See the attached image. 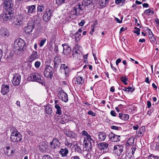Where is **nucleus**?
I'll list each match as a JSON object with an SVG mask.
<instances>
[{
  "instance_id": "f257e3e1",
  "label": "nucleus",
  "mask_w": 159,
  "mask_h": 159,
  "mask_svg": "<svg viewBox=\"0 0 159 159\" xmlns=\"http://www.w3.org/2000/svg\"><path fill=\"white\" fill-rule=\"evenodd\" d=\"M13 49L15 52L23 51L25 49V43L24 41L20 39H18L15 41Z\"/></svg>"
},
{
  "instance_id": "f03ea898",
  "label": "nucleus",
  "mask_w": 159,
  "mask_h": 159,
  "mask_svg": "<svg viewBox=\"0 0 159 159\" xmlns=\"http://www.w3.org/2000/svg\"><path fill=\"white\" fill-rule=\"evenodd\" d=\"M28 79L29 80L36 81L42 84L44 83L43 80L41 79V75L37 72H34L30 74Z\"/></svg>"
},
{
  "instance_id": "7ed1b4c3",
  "label": "nucleus",
  "mask_w": 159,
  "mask_h": 159,
  "mask_svg": "<svg viewBox=\"0 0 159 159\" xmlns=\"http://www.w3.org/2000/svg\"><path fill=\"white\" fill-rule=\"evenodd\" d=\"M12 132L11 134L10 139L14 142H18L22 139V137L20 133L17 131L16 129Z\"/></svg>"
},
{
  "instance_id": "20e7f679",
  "label": "nucleus",
  "mask_w": 159,
  "mask_h": 159,
  "mask_svg": "<svg viewBox=\"0 0 159 159\" xmlns=\"http://www.w3.org/2000/svg\"><path fill=\"white\" fill-rule=\"evenodd\" d=\"M53 68L49 65H46L44 68V74L47 78L51 79L53 76Z\"/></svg>"
},
{
  "instance_id": "39448f33",
  "label": "nucleus",
  "mask_w": 159,
  "mask_h": 159,
  "mask_svg": "<svg viewBox=\"0 0 159 159\" xmlns=\"http://www.w3.org/2000/svg\"><path fill=\"white\" fill-rule=\"evenodd\" d=\"M13 2L12 0H3V7L5 10H12Z\"/></svg>"
},
{
  "instance_id": "423d86ee",
  "label": "nucleus",
  "mask_w": 159,
  "mask_h": 159,
  "mask_svg": "<svg viewBox=\"0 0 159 159\" xmlns=\"http://www.w3.org/2000/svg\"><path fill=\"white\" fill-rule=\"evenodd\" d=\"M12 10H5L2 14L0 15V17H2L4 20L7 21L11 18L12 15Z\"/></svg>"
},
{
  "instance_id": "0eeeda50",
  "label": "nucleus",
  "mask_w": 159,
  "mask_h": 159,
  "mask_svg": "<svg viewBox=\"0 0 159 159\" xmlns=\"http://www.w3.org/2000/svg\"><path fill=\"white\" fill-rule=\"evenodd\" d=\"M34 24L33 20L28 23L27 26L24 28V31L28 34H30L34 29Z\"/></svg>"
},
{
  "instance_id": "6e6552de",
  "label": "nucleus",
  "mask_w": 159,
  "mask_h": 159,
  "mask_svg": "<svg viewBox=\"0 0 159 159\" xmlns=\"http://www.w3.org/2000/svg\"><path fill=\"white\" fill-rule=\"evenodd\" d=\"M124 146L122 144L116 145L114 146L113 152L117 156H120L123 151Z\"/></svg>"
},
{
  "instance_id": "1a4fd4ad",
  "label": "nucleus",
  "mask_w": 159,
  "mask_h": 159,
  "mask_svg": "<svg viewBox=\"0 0 159 159\" xmlns=\"http://www.w3.org/2000/svg\"><path fill=\"white\" fill-rule=\"evenodd\" d=\"M12 78V82L14 85L16 86L18 85L21 80L20 75L18 74H14Z\"/></svg>"
},
{
  "instance_id": "9d476101",
  "label": "nucleus",
  "mask_w": 159,
  "mask_h": 159,
  "mask_svg": "<svg viewBox=\"0 0 159 159\" xmlns=\"http://www.w3.org/2000/svg\"><path fill=\"white\" fill-rule=\"evenodd\" d=\"M83 10L82 7L81 6L80 3L77 4L71 10V12H75L74 15L78 16L80 15V11Z\"/></svg>"
},
{
  "instance_id": "9b49d317",
  "label": "nucleus",
  "mask_w": 159,
  "mask_h": 159,
  "mask_svg": "<svg viewBox=\"0 0 159 159\" xmlns=\"http://www.w3.org/2000/svg\"><path fill=\"white\" fill-rule=\"evenodd\" d=\"M24 20V18L22 16L19 15L17 16L16 20L13 24L16 26L19 27L22 24Z\"/></svg>"
},
{
  "instance_id": "f8f14e48",
  "label": "nucleus",
  "mask_w": 159,
  "mask_h": 159,
  "mask_svg": "<svg viewBox=\"0 0 159 159\" xmlns=\"http://www.w3.org/2000/svg\"><path fill=\"white\" fill-rule=\"evenodd\" d=\"M59 98L65 102H66L68 101V98L67 94L63 91H60L57 94Z\"/></svg>"
},
{
  "instance_id": "ddd939ff",
  "label": "nucleus",
  "mask_w": 159,
  "mask_h": 159,
  "mask_svg": "<svg viewBox=\"0 0 159 159\" xmlns=\"http://www.w3.org/2000/svg\"><path fill=\"white\" fill-rule=\"evenodd\" d=\"M109 139L112 141L114 142H119L120 141V135H117L111 132L109 134Z\"/></svg>"
},
{
  "instance_id": "4468645a",
  "label": "nucleus",
  "mask_w": 159,
  "mask_h": 159,
  "mask_svg": "<svg viewBox=\"0 0 159 159\" xmlns=\"http://www.w3.org/2000/svg\"><path fill=\"white\" fill-rule=\"evenodd\" d=\"M84 80L83 79L82 77L76 75L73 80V81L74 83L78 85H81L84 82Z\"/></svg>"
},
{
  "instance_id": "2eb2a0df",
  "label": "nucleus",
  "mask_w": 159,
  "mask_h": 159,
  "mask_svg": "<svg viewBox=\"0 0 159 159\" xmlns=\"http://www.w3.org/2000/svg\"><path fill=\"white\" fill-rule=\"evenodd\" d=\"M50 145L52 149H56L59 148L60 146V143L57 139H54L52 141L50 142Z\"/></svg>"
},
{
  "instance_id": "dca6fc26",
  "label": "nucleus",
  "mask_w": 159,
  "mask_h": 159,
  "mask_svg": "<svg viewBox=\"0 0 159 159\" xmlns=\"http://www.w3.org/2000/svg\"><path fill=\"white\" fill-rule=\"evenodd\" d=\"M52 11L51 9L49 10L48 11L45 12L43 15V19L45 22L48 21L51 19L52 16Z\"/></svg>"
},
{
  "instance_id": "f3484780",
  "label": "nucleus",
  "mask_w": 159,
  "mask_h": 159,
  "mask_svg": "<svg viewBox=\"0 0 159 159\" xmlns=\"http://www.w3.org/2000/svg\"><path fill=\"white\" fill-rule=\"evenodd\" d=\"M48 148V145L45 142H42L39 143V149L41 152L45 151Z\"/></svg>"
},
{
  "instance_id": "a211bd4d",
  "label": "nucleus",
  "mask_w": 159,
  "mask_h": 159,
  "mask_svg": "<svg viewBox=\"0 0 159 159\" xmlns=\"http://www.w3.org/2000/svg\"><path fill=\"white\" fill-rule=\"evenodd\" d=\"M62 46L63 47V53L64 54L67 55L71 53V49L70 47L64 44H63Z\"/></svg>"
},
{
  "instance_id": "6ab92c4d",
  "label": "nucleus",
  "mask_w": 159,
  "mask_h": 159,
  "mask_svg": "<svg viewBox=\"0 0 159 159\" xmlns=\"http://www.w3.org/2000/svg\"><path fill=\"white\" fill-rule=\"evenodd\" d=\"M9 86L7 85L4 84L2 85L1 87V93L5 95L9 92Z\"/></svg>"
},
{
  "instance_id": "aec40b11",
  "label": "nucleus",
  "mask_w": 159,
  "mask_h": 159,
  "mask_svg": "<svg viewBox=\"0 0 159 159\" xmlns=\"http://www.w3.org/2000/svg\"><path fill=\"white\" fill-rule=\"evenodd\" d=\"M0 34L3 36H8L9 33L8 30L5 28H2L0 29Z\"/></svg>"
},
{
  "instance_id": "412c9836",
  "label": "nucleus",
  "mask_w": 159,
  "mask_h": 159,
  "mask_svg": "<svg viewBox=\"0 0 159 159\" xmlns=\"http://www.w3.org/2000/svg\"><path fill=\"white\" fill-rule=\"evenodd\" d=\"M26 8L28 10V13L29 14H32L35 12L36 10V6L35 5H32L28 6Z\"/></svg>"
},
{
  "instance_id": "4be33fe9",
  "label": "nucleus",
  "mask_w": 159,
  "mask_h": 159,
  "mask_svg": "<svg viewBox=\"0 0 159 159\" xmlns=\"http://www.w3.org/2000/svg\"><path fill=\"white\" fill-rule=\"evenodd\" d=\"M39 56L38 55L37 52V51H34L31 56L30 57V59H29L30 61H32L35 60L38 58Z\"/></svg>"
},
{
  "instance_id": "5701e85b",
  "label": "nucleus",
  "mask_w": 159,
  "mask_h": 159,
  "mask_svg": "<svg viewBox=\"0 0 159 159\" xmlns=\"http://www.w3.org/2000/svg\"><path fill=\"white\" fill-rule=\"evenodd\" d=\"M98 139L100 141H104L106 137V134L104 132H99L98 134Z\"/></svg>"
},
{
  "instance_id": "b1692460",
  "label": "nucleus",
  "mask_w": 159,
  "mask_h": 159,
  "mask_svg": "<svg viewBox=\"0 0 159 159\" xmlns=\"http://www.w3.org/2000/svg\"><path fill=\"white\" fill-rule=\"evenodd\" d=\"M68 153V150L66 148H61L59 151V153L62 157H66Z\"/></svg>"
},
{
  "instance_id": "393cba45",
  "label": "nucleus",
  "mask_w": 159,
  "mask_h": 159,
  "mask_svg": "<svg viewBox=\"0 0 159 159\" xmlns=\"http://www.w3.org/2000/svg\"><path fill=\"white\" fill-rule=\"evenodd\" d=\"M4 152L6 155L8 156H11L13 153V150L10 149V147H7L4 150Z\"/></svg>"
},
{
  "instance_id": "a878e982",
  "label": "nucleus",
  "mask_w": 159,
  "mask_h": 159,
  "mask_svg": "<svg viewBox=\"0 0 159 159\" xmlns=\"http://www.w3.org/2000/svg\"><path fill=\"white\" fill-rule=\"evenodd\" d=\"M119 116L120 119L125 121L127 120L129 117L128 114L121 113L119 114Z\"/></svg>"
},
{
  "instance_id": "bb28decb",
  "label": "nucleus",
  "mask_w": 159,
  "mask_h": 159,
  "mask_svg": "<svg viewBox=\"0 0 159 159\" xmlns=\"http://www.w3.org/2000/svg\"><path fill=\"white\" fill-rule=\"evenodd\" d=\"M98 146L101 149L106 150L108 147V144L106 143L103 142L99 143Z\"/></svg>"
},
{
  "instance_id": "cd10ccee",
  "label": "nucleus",
  "mask_w": 159,
  "mask_h": 159,
  "mask_svg": "<svg viewBox=\"0 0 159 159\" xmlns=\"http://www.w3.org/2000/svg\"><path fill=\"white\" fill-rule=\"evenodd\" d=\"M85 148V150L89 151L91 149L92 145L94 143H91L90 142H84Z\"/></svg>"
},
{
  "instance_id": "c85d7f7f",
  "label": "nucleus",
  "mask_w": 159,
  "mask_h": 159,
  "mask_svg": "<svg viewBox=\"0 0 159 159\" xmlns=\"http://www.w3.org/2000/svg\"><path fill=\"white\" fill-rule=\"evenodd\" d=\"M80 51L78 50H77L75 49L74 51V50H73L72 55L73 58H78L80 54Z\"/></svg>"
},
{
  "instance_id": "c756f323",
  "label": "nucleus",
  "mask_w": 159,
  "mask_h": 159,
  "mask_svg": "<svg viewBox=\"0 0 159 159\" xmlns=\"http://www.w3.org/2000/svg\"><path fill=\"white\" fill-rule=\"evenodd\" d=\"M90 142L91 143H94V141L91 138V136L89 134L84 138V142Z\"/></svg>"
},
{
  "instance_id": "7c9ffc66",
  "label": "nucleus",
  "mask_w": 159,
  "mask_h": 159,
  "mask_svg": "<svg viewBox=\"0 0 159 159\" xmlns=\"http://www.w3.org/2000/svg\"><path fill=\"white\" fill-rule=\"evenodd\" d=\"M55 107L57 110L56 112V114L61 115L62 114V112L60 107L57 104H56Z\"/></svg>"
},
{
  "instance_id": "2f4dec72",
  "label": "nucleus",
  "mask_w": 159,
  "mask_h": 159,
  "mask_svg": "<svg viewBox=\"0 0 159 159\" xmlns=\"http://www.w3.org/2000/svg\"><path fill=\"white\" fill-rule=\"evenodd\" d=\"M45 111L48 115H52V108L49 106H46L45 107Z\"/></svg>"
},
{
  "instance_id": "473e14b6",
  "label": "nucleus",
  "mask_w": 159,
  "mask_h": 159,
  "mask_svg": "<svg viewBox=\"0 0 159 159\" xmlns=\"http://www.w3.org/2000/svg\"><path fill=\"white\" fill-rule=\"evenodd\" d=\"M66 134L69 137L73 138L75 136V134L71 131H69L66 132Z\"/></svg>"
},
{
  "instance_id": "72a5a7b5",
  "label": "nucleus",
  "mask_w": 159,
  "mask_h": 159,
  "mask_svg": "<svg viewBox=\"0 0 159 159\" xmlns=\"http://www.w3.org/2000/svg\"><path fill=\"white\" fill-rule=\"evenodd\" d=\"M108 0H100L99 4L102 7H104L108 2Z\"/></svg>"
},
{
  "instance_id": "f704fd0d",
  "label": "nucleus",
  "mask_w": 159,
  "mask_h": 159,
  "mask_svg": "<svg viewBox=\"0 0 159 159\" xmlns=\"http://www.w3.org/2000/svg\"><path fill=\"white\" fill-rule=\"evenodd\" d=\"M74 148L75 151L79 153H81L82 152V150L81 148L78 146V144H75L74 146Z\"/></svg>"
},
{
  "instance_id": "c9c22d12",
  "label": "nucleus",
  "mask_w": 159,
  "mask_h": 159,
  "mask_svg": "<svg viewBox=\"0 0 159 159\" xmlns=\"http://www.w3.org/2000/svg\"><path fill=\"white\" fill-rule=\"evenodd\" d=\"M37 9L38 12H41L44 10V6L43 4L39 5L37 7Z\"/></svg>"
},
{
  "instance_id": "e433bc0d",
  "label": "nucleus",
  "mask_w": 159,
  "mask_h": 159,
  "mask_svg": "<svg viewBox=\"0 0 159 159\" xmlns=\"http://www.w3.org/2000/svg\"><path fill=\"white\" fill-rule=\"evenodd\" d=\"M93 0H85L84 3L85 6H87L93 3Z\"/></svg>"
},
{
  "instance_id": "4c0bfd02",
  "label": "nucleus",
  "mask_w": 159,
  "mask_h": 159,
  "mask_svg": "<svg viewBox=\"0 0 159 159\" xmlns=\"http://www.w3.org/2000/svg\"><path fill=\"white\" fill-rule=\"evenodd\" d=\"M134 138L131 137L129 138L127 140L128 143L130 144V145H132L134 144Z\"/></svg>"
},
{
  "instance_id": "58836bf2",
  "label": "nucleus",
  "mask_w": 159,
  "mask_h": 159,
  "mask_svg": "<svg viewBox=\"0 0 159 159\" xmlns=\"http://www.w3.org/2000/svg\"><path fill=\"white\" fill-rule=\"evenodd\" d=\"M34 22H36L37 21L38 23H39L40 22V18L39 15L37 14L35 15L34 17Z\"/></svg>"
},
{
  "instance_id": "ea45409f",
  "label": "nucleus",
  "mask_w": 159,
  "mask_h": 159,
  "mask_svg": "<svg viewBox=\"0 0 159 159\" xmlns=\"http://www.w3.org/2000/svg\"><path fill=\"white\" fill-rule=\"evenodd\" d=\"M97 24V22L95 21V22L93 23V25H92L91 27V31L90 32V34H92L94 32V27L95 26V25Z\"/></svg>"
},
{
  "instance_id": "a19ab883",
  "label": "nucleus",
  "mask_w": 159,
  "mask_h": 159,
  "mask_svg": "<svg viewBox=\"0 0 159 159\" xmlns=\"http://www.w3.org/2000/svg\"><path fill=\"white\" fill-rule=\"evenodd\" d=\"M145 130V128L143 127H142L141 128H140L139 130V133L138 134V135L140 134V135L139 136H141L142 134L143 135V134Z\"/></svg>"
},
{
  "instance_id": "79ce46f5",
  "label": "nucleus",
  "mask_w": 159,
  "mask_h": 159,
  "mask_svg": "<svg viewBox=\"0 0 159 159\" xmlns=\"http://www.w3.org/2000/svg\"><path fill=\"white\" fill-rule=\"evenodd\" d=\"M112 129L117 130H121V128L120 127L116 126L114 125H112L111 126Z\"/></svg>"
},
{
  "instance_id": "37998d69",
  "label": "nucleus",
  "mask_w": 159,
  "mask_h": 159,
  "mask_svg": "<svg viewBox=\"0 0 159 159\" xmlns=\"http://www.w3.org/2000/svg\"><path fill=\"white\" fill-rule=\"evenodd\" d=\"M159 158L157 156H154L153 155H151L148 156V159H158Z\"/></svg>"
},
{
  "instance_id": "c03bdc74",
  "label": "nucleus",
  "mask_w": 159,
  "mask_h": 159,
  "mask_svg": "<svg viewBox=\"0 0 159 159\" xmlns=\"http://www.w3.org/2000/svg\"><path fill=\"white\" fill-rule=\"evenodd\" d=\"M41 65V62L39 61H37L34 64V66L36 68H38Z\"/></svg>"
},
{
  "instance_id": "a18cd8bd",
  "label": "nucleus",
  "mask_w": 159,
  "mask_h": 159,
  "mask_svg": "<svg viewBox=\"0 0 159 159\" xmlns=\"http://www.w3.org/2000/svg\"><path fill=\"white\" fill-rule=\"evenodd\" d=\"M145 13L147 14L148 13H151L152 15H153L154 14V12L153 11H151L149 9L146 10L144 11Z\"/></svg>"
},
{
  "instance_id": "49530a36",
  "label": "nucleus",
  "mask_w": 159,
  "mask_h": 159,
  "mask_svg": "<svg viewBox=\"0 0 159 159\" xmlns=\"http://www.w3.org/2000/svg\"><path fill=\"white\" fill-rule=\"evenodd\" d=\"M46 39H43L40 42V44L39 45V46L41 47L43 46L44 44L46 42Z\"/></svg>"
},
{
  "instance_id": "de8ad7c7",
  "label": "nucleus",
  "mask_w": 159,
  "mask_h": 159,
  "mask_svg": "<svg viewBox=\"0 0 159 159\" xmlns=\"http://www.w3.org/2000/svg\"><path fill=\"white\" fill-rule=\"evenodd\" d=\"M67 119H64L63 118H61V119H59V122L62 124L65 123L67 121Z\"/></svg>"
},
{
  "instance_id": "09e8293b",
  "label": "nucleus",
  "mask_w": 159,
  "mask_h": 159,
  "mask_svg": "<svg viewBox=\"0 0 159 159\" xmlns=\"http://www.w3.org/2000/svg\"><path fill=\"white\" fill-rule=\"evenodd\" d=\"M68 66L65 64H61L60 67V69L61 70H64Z\"/></svg>"
},
{
  "instance_id": "8fccbe9b",
  "label": "nucleus",
  "mask_w": 159,
  "mask_h": 159,
  "mask_svg": "<svg viewBox=\"0 0 159 159\" xmlns=\"http://www.w3.org/2000/svg\"><path fill=\"white\" fill-rule=\"evenodd\" d=\"M151 42L154 43L155 41V38L154 35H152V37H149Z\"/></svg>"
},
{
  "instance_id": "3c124183",
  "label": "nucleus",
  "mask_w": 159,
  "mask_h": 159,
  "mask_svg": "<svg viewBox=\"0 0 159 159\" xmlns=\"http://www.w3.org/2000/svg\"><path fill=\"white\" fill-rule=\"evenodd\" d=\"M65 73V75L66 76H67V74L69 73L70 72L69 68L68 66L64 70Z\"/></svg>"
},
{
  "instance_id": "603ef678",
  "label": "nucleus",
  "mask_w": 159,
  "mask_h": 159,
  "mask_svg": "<svg viewBox=\"0 0 159 159\" xmlns=\"http://www.w3.org/2000/svg\"><path fill=\"white\" fill-rule=\"evenodd\" d=\"M42 159H52V158L49 155H46L43 157Z\"/></svg>"
},
{
  "instance_id": "864d4df0",
  "label": "nucleus",
  "mask_w": 159,
  "mask_h": 159,
  "mask_svg": "<svg viewBox=\"0 0 159 159\" xmlns=\"http://www.w3.org/2000/svg\"><path fill=\"white\" fill-rule=\"evenodd\" d=\"M65 1V0H56V2L57 3L61 5Z\"/></svg>"
},
{
  "instance_id": "5fc2aeb1",
  "label": "nucleus",
  "mask_w": 159,
  "mask_h": 159,
  "mask_svg": "<svg viewBox=\"0 0 159 159\" xmlns=\"http://www.w3.org/2000/svg\"><path fill=\"white\" fill-rule=\"evenodd\" d=\"M88 114L89 115H91L93 116H96L95 113L90 110L88 111Z\"/></svg>"
},
{
  "instance_id": "6e6d98bb",
  "label": "nucleus",
  "mask_w": 159,
  "mask_h": 159,
  "mask_svg": "<svg viewBox=\"0 0 159 159\" xmlns=\"http://www.w3.org/2000/svg\"><path fill=\"white\" fill-rule=\"evenodd\" d=\"M128 92H133L134 90V88L129 87L128 88Z\"/></svg>"
},
{
  "instance_id": "4d7b16f0",
  "label": "nucleus",
  "mask_w": 159,
  "mask_h": 159,
  "mask_svg": "<svg viewBox=\"0 0 159 159\" xmlns=\"http://www.w3.org/2000/svg\"><path fill=\"white\" fill-rule=\"evenodd\" d=\"M140 29L137 30H134L133 32L134 33L136 34L137 35H139L140 34Z\"/></svg>"
},
{
  "instance_id": "13d9d810",
  "label": "nucleus",
  "mask_w": 159,
  "mask_h": 159,
  "mask_svg": "<svg viewBox=\"0 0 159 159\" xmlns=\"http://www.w3.org/2000/svg\"><path fill=\"white\" fill-rule=\"evenodd\" d=\"M127 78H126L125 77H122L120 78V80L123 83H124L125 81H126Z\"/></svg>"
},
{
  "instance_id": "bf43d9fd",
  "label": "nucleus",
  "mask_w": 159,
  "mask_h": 159,
  "mask_svg": "<svg viewBox=\"0 0 159 159\" xmlns=\"http://www.w3.org/2000/svg\"><path fill=\"white\" fill-rule=\"evenodd\" d=\"M81 134H82L83 135L85 136H86L89 134L85 130L83 131L82 132Z\"/></svg>"
},
{
  "instance_id": "052dcab7",
  "label": "nucleus",
  "mask_w": 159,
  "mask_h": 159,
  "mask_svg": "<svg viewBox=\"0 0 159 159\" xmlns=\"http://www.w3.org/2000/svg\"><path fill=\"white\" fill-rule=\"evenodd\" d=\"M147 107L148 108H149L151 106V102L149 100L147 101Z\"/></svg>"
},
{
  "instance_id": "680f3d73",
  "label": "nucleus",
  "mask_w": 159,
  "mask_h": 159,
  "mask_svg": "<svg viewBox=\"0 0 159 159\" xmlns=\"http://www.w3.org/2000/svg\"><path fill=\"white\" fill-rule=\"evenodd\" d=\"M111 115L113 116H116V112L115 111L112 110L110 112Z\"/></svg>"
},
{
  "instance_id": "e2e57ef3",
  "label": "nucleus",
  "mask_w": 159,
  "mask_h": 159,
  "mask_svg": "<svg viewBox=\"0 0 159 159\" xmlns=\"http://www.w3.org/2000/svg\"><path fill=\"white\" fill-rule=\"evenodd\" d=\"M121 61L120 58L118 59L116 61V65H118V64L120 63Z\"/></svg>"
},
{
  "instance_id": "0e129e2a",
  "label": "nucleus",
  "mask_w": 159,
  "mask_h": 159,
  "mask_svg": "<svg viewBox=\"0 0 159 159\" xmlns=\"http://www.w3.org/2000/svg\"><path fill=\"white\" fill-rule=\"evenodd\" d=\"M155 21L156 23V24L157 25V26H159V20L158 18L156 19L155 20Z\"/></svg>"
},
{
  "instance_id": "69168bd1",
  "label": "nucleus",
  "mask_w": 159,
  "mask_h": 159,
  "mask_svg": "<svg viewBox=\"0 0 159 159\" xmlns=\"http://www.w3.org/2000/svg\"><path fill=\"white\" fill-rule=\"evenodd\" d=\"M126 30H127V27H125V28H124L123 27H121L120 28V33H121L122 32Z\"/></svg>"
},
{
  "instance_id": "338daca9",
  "label": "nucleus",
  "mask_w": 159,
  "mask_h": 159,
  "mask_svg": "<svg viewBox=\"0 0 159 159\" xmlns=\"http://www.w3.org/2000/svg\"><path fill=\"white\" fill-rule=\"evenodd\" d=\"M84 24V20H82L79 23V25L80 26H82Z\"/></svg>"
},
{
  "instance_id": "774afa93",
  "label": "nucleus",
  "mask_w": 159,
  "mask_h": 159,
  "mask_svg": "<svg viewBox=\"0 0 159 159\" xmlns=\"http://www.w3.org/2000/svg\"><path fill=\"white\" fill-rule=\"evenodd\" d=\"M71 159H80V158L78 156H75L71 157Z\"/></svg>"
}]
</instances>
